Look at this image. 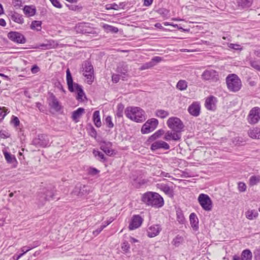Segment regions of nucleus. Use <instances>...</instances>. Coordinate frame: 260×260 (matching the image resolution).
<instances>
[{
    "label": "nucleus",
    "instance_id": "dca6fc26",
    "mask_svg": "<svg viewBox=\"0 0 260 260\" xmlns=\"http://www.w3.org/2000/svg\"><path fill=\"white\" fill-rule=\"evenodd\" d=\"M181 138V133H178L176 132L172 131H167L165 135L164 139L167 141L173 140L174 141H179Z\"/></svg>",
    "mask_w": 260,
    "mask_h": 260
},
{
    "label": "nucleus",
    "instance_id": "a878e982",
    "mask_svg": "<svg viewBox=\"0 0 260 260\" xmlns=\"http://www.w3.org/2000/svg\"><path fill=\"white\" fill-rule=\"evenodd\" d=\"M11 19L13 21L19 24H22L24 22V19L22 16L18 13L14 12L11 15Z\"/></svg>",
    "mask_w": 260,
    "mask_h": 260
},
{
    "label": "nucleus",
    "instance_id": "4468645a",
    "mask_svg": "<svg viewBox=\"0 0 260 260\" xmlns=\"http://www.w3.org/2000/svg\"><path fill=\"white\" fill-rule=\"evenodd\" d=\"M143 221V218L139 215H133L128 226L129 229L134 230L138 228L141 225Z\"/></svg>",
    "mask_w": 260,
    "mask_h": 260
},
{
    "label": "nucleus",
    "instance_id": "423d86ee",
    "mask_svg": "<svg viewBox=\"0 0 260 260\" xmlns=\"http://www.w3.org/2000/svg\"><path fill=\"white\" fill-rule=\"evenodd\" d=\"M202 80L209 81L211 82H216L219 80L218 72L212 69L205 70L201 75Z\"/></svg>",
    "mask_w": 260,
    "mask_h": 260
},
{
    "label": "nucleus",
    "instance_id": "5fc2aeb1",
    "mask_svg": "<svg viewBox=\"0 0 260 260\" xmlns=\"http://www.w3.org/2000/svg\"><path fill=\"white\" fill-rule=\"evenodd\" d=\"M11 123L14 125L15 127L18 126L20 124V121L17 117L13 116L11 120Z\"/></svg>",
    "mask_w": 260,
    "mask_h": 260
},
{
    "label": "nucleus",
    "instance_id": "9d476101",
    "mask_svg": "<svg viewBox=\"0 0 260 260\" xmlns=\"http://www.w3.org/2000/svg\"><path fill=\"white\" fill-rule=\"evenodd\" d=\"M47 101L49 106L56 112H59L62 109V107L53 93H49Z\"/></svg>",
    "mask_w": 260,
    "mask_h": 260
},
{
    "label": "nucleus",
    "instance_id": "338daca9",
    "mask_svg": "<svg viewBox=\"0 0 260 260\" xmlns=\"http://www.w3.org/2000/svg\"><path fill=\"white\" fill-rule=\"evenodd\" d=\"M13 4L15 7H19L21 5V0H13Z\"/></svg>",
    "mask_w": 260,
    "mask_h": 260
},
{
    "label": "nucleus",
    "instance_id": "e2e57ef3",
    "mask_svg": "<svg viewBox=\"0 0 260 260\" xmlns=\"http://www.w3.org/2000/svg\"><path fill=\"white\" fill-rule=\"evenodd\" d=\"M99 172V171L95 168H90L89 170L90 174L92 175H95Z\"/></svg>",
    "mask_w": 260,
    "mask_h": 260
},
{
    "label": "nucleus",
    "instance_id": "cd10ccee",
    "mask_svg": "<svg viewBox=\"0 0 260 260\" xmlns=\"http://www.w3.org/2000/svg\"><path fill=\"white\" fill-rule=\"evenodd\" d=\"M258 212L255 210H249L245 213L246 218L249 220H253L258 216Z\"/></svg>",
    "mask_w": 260,
    "mask_h": 260
},
{
    "label": "nucleus",
    "instance_id": "4be33fe9",
    "mask_svg": "<svg viewBox=\"0 0 260 260\" xmlns=\"http://www.w3.org/2000/svg\"><path fill=\"white\" fill-rule=\"evenodd\" d=\"M3 154L8 164H13L15 167L16 166V164L17 162L15 156L6 151H3Z\"/></svg>",
    "mask_w": 260,
    "mask_h": 260
},
{
    "label": "nucleus",
    "instance_id": "aec40b11",
    "mask_svg": "<svg viewBox=\"0 0 260 260\" xmlns=\"http://www.w3.org/2000/svg\"><path fill=\"white\" fill-rule=\"evenodd\" d=\"M237 6L239 10L248 9L252 5L253 0H236Z\"/></svg>",
    "mask_w": 260,
    "mask_h": 260
},
{
    "label": "nucleus",
    "instance_id": "69168bd1",
    "mask_svg": "<svg viewBox=\"0 0 260 260\" xmlns=\"http://www.w3.org/2000/svg\"><path fill=\"white\" fill-rule=\"evenodd\" d=\"M40 71V69L37 65H34L31 69V71L32 73L36 74L38 73Z\"/></svg>",
    "mask_w": 260,
    "mask_h": 260
},
{
    "label": "nucleus",
    "instance_id": "0eeeda50",
    "mask_svg": "<svg viewBox=\"0 0 260 260\" xmlns=\"http://www.w3.org/2000/svg\"><path fill=\"white\" fill-rule=\"evenodd\" d=\"M198 200L200 205L205 210H211L212 202L209 196L204 193H201L199 195Z\"/></svg>",
    "mask_w": 260,
    "mask_h": 260
},
{
    "label": "nucleus",
    "instance_id": "412c9836",
    "mask_svg": "<svg viewBox=\"0 0 260 260\" xmlns=\"http://www.w3.org/2000/svg\"><path fill=\"white\" fill-rule=\"evenodd\" d=\"M188 112L194 116H198L200 113V106L197 103H193L188 108Z\"/></svg>",
    "mask_w": 260,
    "mask_h": 260
},
{
    "label": "nucleus",
    "instance_id": "2eb2a0df",
    "mask_svg": "<svg viewBox=\"0 0 260 260\" xmlns=\"http://www.w3.org/2000/svg\"><path fill=\"white\" fill-rule=\"evenodd\" d=\"M170 147L169 144L162 140H158L154 141L151 145L150 149L154 151L158 149H162L164 150H169Z\"/></svg>",
    "mask_w": 260,
    "mask_h": 260
},
{
    "label": "nucleus",
    "instance_id": "8fccbe9b",
    "mask_svg": "<svg viewBox=\"0 0 260 260\" xmlns=\"http://www.w3.org/2000/svg\"><path fill=\"white\" fill-rule=\"evenodd\" d=\"M183 238L181 236H177L173 240V244L176 246H178L183 241Z\"/></svg>",
    "mask_w": 260,
    "mask_h": 260
},
{
    "label": "nucleus",
    "instance_id": "052dcab7",
    "mask_svg": "<svg viewBox=\"0 0 260 260\" xmlns=\"http://www.w3.org/2000/svg\"><path fill=\"white\" fill-rule=\"evenodd\" d=\"M51 3L55 7L57 8H62V5L58 0H53V2Z\"/></svg>",
    "mask_w": 260,
    "mask_h": 260
},
{
    "label": "nucleus",
    "instance_id": "ea45409f",
    "mask_svg": "<svg viewBox=\"0 0 260 260\" xmlns=\"http://www.w3.org/2000/svg\"><path fill=\"white\" fill-rule=\"evenodd\" d=\"M104 28L105 29V30L107 32L116 33L118 31V29L117 27L108 24H105L104 25Z\"/></svg>",
    "mask_w": 260,
    "mask_h": 260
},
{
    "label": "nucleus",
    "instance_id": "a211bd4d",
    "mask_svg": "<svg viewBox=\"0 0 260 260\" xmlns=\"http://www.w3.org/2000/svg\"><path fill=\"white\" fill-rule=\"evenodd\" d=\"M161 228L159 224H155L150 226L147 230V235L149 237L152 238L159 234Z\"/></svg>",
    "mask_w": 260,
    "mask_h": 260
},
{
    "label": "nucleus",
    "instance_id": "5701e85b",
    "mask_svg": "<svg viewBox=\"0 0 260 260\" xmlns=\"http://www.w3.org/2000/svg\"><path fill=\"white\" fill-rule=\"evenodd\" d=\"M189 220L192 229L195 231H197L199 229V220L195 213H192L190 214Z\"/></svg>",
    "mask_w": 260,
    "mask_h": 260
},
{
    "label": "nucleus",
    "instance_id": "72a5a7b5",
    "mask_svg": "<svg viewBox=\"0 0 260 260\" xmlns=\"http://www.w3.org/2000/svg\"><path fill=\"white\" fill-rule=\"evenodd\" d=\"M84 111V109L83 108H79L77 110H76V111H74L73 112L72 116V119L74 120H75L78 119L79 118H80L81 115L83 114Z\"/></svg>",
    "mask_w": 260,
    "mask_h": 260
},
{
    "label": "nucleus",
    "instance_id": "9b49d317",
    "mask_svg": "<svg viewBox=\"0 0 260 260\" xmlns=\"http://www.w3.org/2000/svg\"><path fill=\"white\" fill-rule=\"evenodd\" d=\"M49 143L48 138L45 135H39L34 138L32 141V144L37 147H45Z\"/></svg>",
    "mask_w": 260,
    "mask_h": 260
},
{
    "label": "nucleus",
    "instance_id": "f8f14e48",
    "mask_svg": "<svg viewBox=\"0 0 260 260\" xmlns=\"http://www.w3.org/2000/svg\"><path fill=\"white\" fill-rule=\"evenodd\" d=\"M8 38L12 41L20 44L25 43L26 40L24 36L17 31H10L8 34Z\"/></svg>",
    "mask_w": 260,
    "mask_h": 260
},
{
    "label": "nucleus",
    "instance_id": "58836bf2",
    "mask_svg": "<svg viewBox=\"0 0 260 260\" xmlns=\"http://www.w3.org/2000/svg\"><path fill=\"white\" fill-rule=\"evenodd\" d=\"M45 192L44 191V190H43L42 191H41L39 193L38 195V200L39 201V203L41 205H43L45 204L46 199H44V197H45Z\"/></svg>",
    "mask_w": 260,
    "mask_h": 260
},
{
    "label": "nucleus",
    "instance_id": "6ab92c4d",
    "mask_svg": "<svg viewBox=\"0 0 260 260\" xmlns=\"http://www.w3.org/2000/svg\"><path fill=\"white\" fill-rule=\"evenodd\" d=\"M111 143L104 142L101 144L100 148L107 155L112 156L114 154V151L111 148Z\"/></svg>",
    "mask_w": 260,
    "mask_h": 260
},
{
    "label": "nucleus",
    "instance_id": "13d9d810",
    "mask_svg": "<svg viewBox=\"0 0 260 260\" xmlns=\"http://www.w3.org/2000/svg\"><path fill=\"white\" fill-rule=\"evenodd\" d=\"M121 248L124 251L127 252L130 249V246L127 242H124L122 243Z\"/></svg>",
    "mask_w": 260,
    "mask_h": 260
},
{
    "label": "nucleus",
    "instance_id": "f257e3e1",
    "mask_svg": "<svg viewBox=\"0 0 260 260\" xmlns=\"http://www.w3.org/2000/svg\"><path fill=\"white\" fill-rule=\"evenodd\" d=\"M142 201L147 205L155 208H160L164 204L163 198L158 193L152 192L144 193Z\"/></svg>",
    "mask_w": 260,
    "mask_h": 260
},
{
    "label": "nucleus",
    "instance_id": "79ce46f5",
    "mask_svg": "<svg viewBox=\"0 0 260 260\" xmlns=\"http://www.w3.org/2000/svg\"><path fill=\"white\" fill-rule=\"evenodd\" d=\"M147 122L149 123V125L152 127L153 131L156 128L158 124V121L155 118H151L147 121Z\"/></svg>",
    "mask_w": 260,
    "mask_h": 260
},
{
    "label": "nucleus",
    "instance_id": "37998d69",
    "mask_svg": "<svg viewBox=\"0 0 260 260\" xmlns=\"http://www.w3.org/2000/svg\"><path fill=\"white\" fill-rule=\"evenodd\" d=\"M177 220L180 223H184L185 221V218L184 215L181 210L177 211Z\"/></svg>",
    "mask_w": 260,
    "mask_h": 260
},
{
    "label": "nucleus",
    "instance_id": "1a4fd4ad",
    "mask_svg": "<svg viewBox=\"0 0 260 260\" xmlns=\"http://www.w3.org/2000/svg\"><path fill=\"white\" fill-rule=\"evenodd\" d=\"M84 66L83 75L86 78V79L87 80V83L88 84H91L93 81L94 79V71L93 66L89 62H85Z\"/></svg>",
    "mask_w": 260,
    "mask_h": 260
},
{
    "label": "nucleus",
    "instance_id": "864d4df0",
    "mask_svg": "<svg viewBox=\"0 0 260 260\" xmlns=\"http://www.w3.org/2000/svg\"><path fill=\"white\" fill-rule=\"evenodd\" d=\"M121 76L119 74H113L112 76V81L113 83H117L119 82Z\"/></svg>",
    "mask_w": 260,
    "mask_h": 260
},
{
    "label": "nucleus",
    "instance_id": "0e129e2a",
    "mask_svg": "<svg viewBox=\"0 0 260 260\" xmlns=\"http://www.w3.org/2000/svg\"><path fill=\"white\" fill-rule=\"evenodd\" d=\"M36 107H37L39 110L41 111V112H44L45 111V109H44V106L41 104V103H39V102H37L36 103Z\"/></svg>",
    "mask_w": 260,
    "mask_h": 260
},
{
    "label": "nucleus",
    "instance_id": "20e7f679",
    "mask_svg": "<svg viewBox=\"0 0 260 260\" xmlns=\"http://www.w3.org/2000/svg\"><path fill=\"white\" fill-rule=\"evenodd\" d=\"M225 81L228 89L230 91L236 92L242 87L241 80L236 74H229L226 77Z\"/></svg>",
    "mask_w": 260,
    "mask_h": 260
},
{
    "label": "nucleus",
    "instance_id": "473e14b6",
    "mask_svg": "<svg viewBox=\"0 0 260 260\" xmlns=\"http://www.w3.org/2000/svg\"><path fill=\"white\" fill-rule=\"evenodd\" d=\"M149 123H148L146 121L143 125V126L141 128V133L143 134H148V133L153 131V129H152V127L150 126V125H149Z\"/></svg>",
    "mask_w": 260,
    "mask_h": 260
},
{
    "label": "nucleus",
    "instance_id": "49530a36",
    "mask_svg": "<svg viewBox=\"0 0 260 260\" xmlns=\"http://www.w3.org/2000/svg\"><path fill=\"white\" fill-rule=\"evenodd\" d=\"M105 123L108 128H111L114 127V123L112 121V117L111 116H108L105 118Z\"/></svg>",
    "mask_w": 260,
    "mask_h": 260
},
{
    "label": "nucleus",
    "instance_id": "7ed1b4c3",
    "mask_svg": "<svg viewBox=\"0 0 260 260\" xmlns=\"http://www.w3.org/2000/svg\"><path fill=\"white\" fill-rule=\"evenodd\" d=\"M66 74L67 83L68 86L69 90L72 92L77 91V99L78 100H82V97L84 94L82 86L76 83L73 82L72 74L69 69L67 70Z\"/></svg>",
    "mask_w": 260,
    "mask_h": 260
},
{
    "label": "nucleus",
    "instance_id": "de8ad7c7",
    "mask_svg": "<svg viewBox=\"0 0 260 260\" xmlns=\"http://www.w3.org/2000/svg\"><path fill=\"white\" fill-rule=\"evenodd\" d=\"M123 106L122 104H120L117 106V110L116 112V116L118 117H122L123 116Z\"/></svg>",
    "mask_w": 260,
    "mask_h": 260
},
{
    "label": "nucleus",
    "instance_id": "603ef678",
    "mask_svg": "<svg viewBox=\"0 0 260 260\" xmlns=\"http://www.w3.org/2000/svg\"><path fill=\"white\" fill-rule=\"evenodd\" d=\"M247 188L246 185L243 182H240L238 184V189L240 192H244Z\"/></svg>",
    "mask_w": 260,
    "mask_h": 260
},
{
    "label": "nucleus",
    "instance_id": "2f4dec72",
    "mask_svg": "<svg viewBox=\"0 0 260 260\" xmlns=\"http://www.w3.org/2000/svg\"><path fill=\"white\" fill-rule=\"evenodd\" d=\"M241 256L243 260H251L252 254L250 250L245 249L242 251Z\"/></svg>",
    "mask_w": 260,
    "mask_h": 260
},
{
    "label": "nucleus",
    "instance_id": "774afa93",
    "mask_svg": "<svg viewBox=\"0 0 260 260\" xmlns=\"http://www.w3.org/2000/svg\"><path fill=\"white\" fill-rule=\"evenodd\" d=\"M161 60H162V59H161V57H159V56H155V57H153V58L151 59V61H152V62H153V63H154V62H160Z\"/></svg>",
    "mask_w": 260,
    "mask_h": 260
},
{
    "label": "nucleus",
    "instance_id": "39448f33",
    "mask_svg": "<svg viewBox=\"0 0 260 260\" xmlns=\"http://www.w3.org/2000/svg\"><path fill=\"white\" fill-rule=\"evenodd\" d=\"M168 126L173 131L181 133L184 127L182 121L178 117L169 118L167 122Z\"/></svg>",
    "mask_w": 260,
    "mask_h": 260
},
{
    "label": "nucleus",
    "instance_id": "c85d7f7f",
    "mask_svg": "<svg viewBox=\"0 0 260 260\" xmlns=\"http://www.w3.org/2000/svg\"><path fill=\"white\" fill-rule=\"evenodd\" d=\"M164 134V131L162 129H159L155 133L151 135L148 139V141L150 142L154 141V140L158 139Z\"/></svg>",
    "mask_w": 260,
    "mask_h": 260
},
{
    "label": "nucleus",
    "instance_id": "7c9ffc66",
    "mask_svg": "<svg viewBox=\"0 0 260 260\" xmlns=\"http://www.w3.org/2000/svg\"><path fill=\"white\" fill-rule=\"evenodd\" d=\"M40 46L43 49H50L54 47V42L52 40L47 41L46 43L40 44Z\"/></svg>",
    "mask_w": 260,
    "mask_h": 260
},
{
    "label": "nucleus",
    "instance_id": "c756f323",
    "mask_svg": "<svg viewBox=\"0 0 260 260\" xmlns=\"http://www.w3.org/2000/svg\"><path fill=\"white\" fill-rule=\"evenodd\" d=\"M155 114L156 116L162 119L166 118L169 115V112L168 111L162 109L156 110Z\"/></svg>",
    "mask_w": 260,
    "mask_h": 260
},
{
    "label": "nucleus",
    "instance_id": "3c124183",
    "mask_svg": "<svg viewBox=\"0 0 260 260\" xmlns=\"http://www.w3.org/2000/svg\"><path fill=\"white\" fill-rule=\"evenodd\" d=\"M251 66L256 70L260 71V62L257 60L250 61Z\"/></svg>",
    "mask_w": 260,
    "mask_h": 260
},
{
    "label": "nucleus",
    "instance_id": "6e6552de",
    "mask_svg": "<svg viewBox=\"0 0 260 260\" xmlns=\"http://www.w3.org/2000/svg\"><path fill=\"white\" fill-rule=\"evenodd\" d=\"M247 119L248 123L251 124L257 123L260 120V108L255 107L252 108L249 111Z\"/></svg>",
    "mask_w": 260,
    "mask_h": 260
},
{
    "label": "nucleus",
    "instance_id": "a19ab883",
    "mask_svg": "<svg viewBox=\"0 0 260 260\" xmlns=\"http://www.w3.org/2000/svg\"><path fill=\"white\" fill-rule=\"evenodd\" d=\"M93 154L95 157H98V159L100 161H104L106 160L104 154L98 150H93Z\"/></svg>",
    "mask_w": 260,
    "mask_h": 260
},
{
    "label": "nucleus",
    "instance_id": "f03ea898",
    "mask_svg": "<svg viewBox=\"0 0 260 260\" xmlns=\"http://www.w3.org/2000/svg\"><path fill=\"white\" fill-rule=\"evenodd\" d=\"M124 113L126 117L136 122H142L146 119L144 111L139 107H128Z\"/></svg>",
    "mask_w": 260,
    "mask_h": 260
},
{
    "label": "nucleus",
    "instance_id": "f704fd0d",
    "mask_svg": "<svg viewBox=\"0 0 260 260\" xmlns=\"http://www.w3.org/2000/svg\"><path fill=\"white\" fill-rule=\"evenodd\" d=\"M44 191L45 192L44 199H46V201H50L56 199L54 198L55 193L53 190L45 189Z\"/></svg>",
    "mask_w": 260,
    "mask_h": 260
},
{
    "label": "nucleus",
    "instance_id": "bb28decb",
    "mask_svg": "<svg viewBox=\"0 0 260 260\" xmlns=\"http://www.w3.org/2000/svg\"><path fill=\"white\" fill-rule=\"evenodd\" d=\"M260 182V175H252L249 179V185L250 186H253L256 185Z\"/></svg>",
    "mask_w": 260,
    "mask_h": 260
},
{
    "label": "nucleus",
    "instance_id": "c9c22d12",
    "mask_svg": "<svg viewBox=\"0 0 260 260\" xmlns=\"http://www.w3.org/2000/svg\"><path fill=\"white\" fill-rule=\"evenodd\" d=\"M23 11L26 15H28L29 16H33L36 13V9L31 6H25Z\"/></svg>",
    "mask_w": 260,
    "mask_h": 260
},
{
    "label": "nucleus",
    "instance_id": "09e8293b",
    "mask_svg": "<svg viewBox=\"0 0 260 260\" xmlns=\"http://www.w3.org/2000/svg\"><path fill=\"white\" fill-rule=\"evenodd\" d=\"M154 63L152 62V61H150L149 62H146L143 64L140 68V70H144L146 69H148L149 68H152L154 66Z\"/></svg>",
    "mask_w": 260,
    "mask_h": 260
},
{
    "label": "nucleus",
    "instance_id": "6e6d98bb",
    "mask_svg": "<svg viewBox=\"0 0 260 260\" xmlns=\"http://www.w3.org/2000/svg\"><path fill=\"white\" fill-rule=\"evenodd\" d=\"M119 6L115 3H113L111 4H109L106 6V9L107 10L113 9V10H118L119 9Z\"/></svg>",
    "mask_w": 260,
    "mask_h": 260
},
{
    "label": "nucleus",
    "instance_id": "b1692460",
    "mask_svg": "<svg viewBox=\"0 0 260 260\" xmlns=\"http://www.w3.org/2000/svg\"><path fill=\"white\" fill-rule=\"evenodd\" d=\"M248 134L252 139H260V127H256L249 129Z\"/></svg>",
    "mask_w": 260,
    "mask_h": 260
},
{
    "label": "nucleus",
    "instance_id": "f3484780",
    "mask_svg": "<svg viewBox=\"0 0 260 260\" xmlns=\"http://www.w3.org/2000/svg\"><path fill=\"white\" fill-rule=\"evenodd\" d=\"M217 100V98L213 95L208 97L205 101V107L209 110L214 111L216 109V105Z\"/></svg>",
    "mask_w": 260,
    "mask_h": 260
},
{
    "label": "nucleus",
    "instance_id": "e433bc0d",
    "mask_svg": "<svg viewBox=\"0 0 260 260\" xmlns=\"http://www.w3.org/2000/svg\"><path fill=\"white\" fill-rule=\"evenodd\" d=\"M187 87V82L184 80H179L176 85V88L180 90H186Z\"/></svg>",
    "mask_w": 260,
    "mask_h": 260
},
{
    "label": "nucleus",
    "instance_id": "680f3d73",
    "mask_svg": "<svg viewBox=\"0 0 260 260\" xmlns=\"http://www.w3.org/2000/svg\"><path fill=\"white\" fill-rule=\"evenodd\" d=\"M105 228V226H102V225H101V226L100 228H99L98 229H97L96 230L94 231L93 232V234L94 235V236H97L98 234H99L101 231Z\"/></svg>",
    "mask_w": 260,
    "mask_h": 260
},
{
    "label": "nucleus",
    "instance_id": "a18cd8bd",
    "mask_svg": "<svg viewBox=\"0 0 260 260\" xmlns=\"http://www.w3.org/2000/svg\"><path fill=\"white\" fill-rule=\"evenodd\" d=\"M157 186H160V188L164 191L166 194H169L172 193V190L170 188L169 186H168L167 185H162V184H157Z\"/></svg>",
    "mask_w": 260,
    "mask_h": 260
},
{
    "label": "nucleus",
    "instance_id": "bf43d9fd",
    "mask_svg": "<svg viewBox=\"0 0 260 260\" xmlns=\"http://www.w3.org/2000/svg\"><path fill=\"white\" fill-rule=\"evenodd\" d=\"M32 249V247H29L28 246H23V247H22L21 248V251L22 252V253L21 254H23V255L25 253H26L27 252H28V251L30 250L31 249Z\"/></svg>",
    "mask_w": 260,
    "mask_h": 260
},
{
    "label": "nucleus",
    "instance_id": "ddd939ff",
    "mask_svg": "<svg viewBox=\"0 0 260 260\" xmlns=\"http://www.w3.org/2000/svg\"><path fill=\"white\" fill-rule=\"evenodd\" d=\"M128 71L129 68L128 64L126 62L123 61L119 62L116 69V72L120 75L123 80L127 76Z\"/></svg>",
    "mask_w": 260,
    "mask_h": 260
},
{
    "label": "nucleus",
    "instance_id": "c03bdc74",
    "mask_svg": "<svg viewBox=\"0 0 260 260\" xmlns=\"http://www.w3.org/2000/svg\"><path fill=\"white\" fill-rule=\"evenodd\" d=\"M228 47L231 49L237 51H241L242 47L238 44L228 43Z\"/></svg>",
    "mask_w": 260,
    "mask_h": 260
},
{
    "label": "nucleus",
    "instance_id": "4d7b16f0",
    "mask_svg": "<svg viewBox=\"0 0 260 260\" xmlns=\"http://www.w3.org/2000/svg\"><path fill=\"white\" fill-rule=\"evenodd\" d=\"M7 113V109L5 107H0V117L4 118Z\"/></svg>",
    "mask_w": 260,
    "mask_h": 260
},
{
    "label": "nucleus",
    "instance_id": "393cba45",
    "mask_svg": "<svg viewBox=\"0 0 260 260\" xmlns=\"http://www.w3.org/2000/svg\"><path fill=\"white\" fill-rule=\"evenodd\" d=\"M92 119L94 125L97 127H100L101 126L102 122L101 120L100 114L99 111H95L93 112Z\"/></svg>",
    "mask_w": 260,
    "mask_h": 260
},
{
    "label": "nucleus",
    "instance_id": "4c0bfd02",
    "mask_svg": "<svg viewBox=\"0 0 260 260\" xmlns=\"http://www.w3.org/2000/svg\"><path fill=\"white\" fill-rule=\"evenodd\" d=\"M41 25L42 22L41 21L35 20L32 21L30 25V28L32 29H35L37 31H40L41 30Z\"/></svg>",
    "mask_w": 260,
    "mask_h": 260
}]
</instances>
